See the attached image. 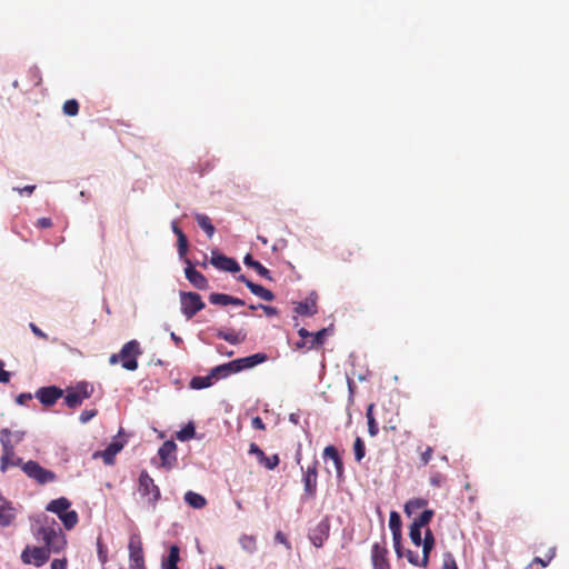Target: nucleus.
Wrapping results in <instances>:
<instances>
[{"instance_id": "nucleus-61", "label": "nucleus", "mask_w": 569, "mask_h": 569, "mask_svg": "<svg viewBox=\"0 0 569 569\" xmlns=\"http://www.w3.org/2000/svg\"><path fill=\"white\" fill-rule=\"evenodd\" d=\"M30 328L36 336L47 339V335L41 329H39L34 323H30Z\"/></svg>"}, {"instance_id": "nucleus-56", "label": "nucleus", "mask_w": 569, "mask_h": 569, "mask_svg": "<svg viewBox=\"0 0 569 569\" xmlns=\"http://www.w3.org/2000/svg\"><path fill=\"white\" fill-rule=\"evenodd\" d=\"M251 426L252 428L257 429V430H264L266 429V425L264 422L262 421V419L260 417H254L252 418L251 420Z\"/></svg>"}, {"instance_id": "nucleus-23", "label": "nucleus", "mask_w": 569, "mask_h": 569, "mask_svg": "<svg viewBox=\"0 0 569 569\" xmlns=\"http://www.w3.org/2000/svg\"><path fill=\"white\" fill-rule=\"evenodd\" d=\"M243 263L247 267L254 269L260 277L267 280H272L270 271L259 261L254 260L250 253L246 254V257L243 258Z\"/></svg>"}, {"instance_id": "nucleus-16", "label": "nucleus", "mask_w": 569, "mask_h": 569, "mask_svg": "<svg viewBox=\"0 0 569 569\" xmlns=\"http://www.w3.org/2000/svg\"><path fill=\"white\" fill-rule=\"evenodd\" d=\"M298 335L301 337V339H307L309 342L308 349H315L325 343V339L327 336V329H321L317 331L316 333L309 332L305 328H300L298 330Z\"/></svg>"}, {"instance_id": "nucleus-3", "label": "nucleus", "mask_w": 569, "mask_h": 569, "mask_svg": "<svg viewBox=\"0 0 569 569\" xmlns=\"http://www.w3.org/2000/svg\"><path fill=\"white\" fill-rule=\"evenodd\" d=\"M119 353L122 368L129 371H134L138 368V357L142 353V350L137 340L126 342Z\"/></svg>"}, {"instance_id": "nucleus-48", "label": "nucleus", "mask_w": 569, "mask_h": 569, "mask_svg": "<svg viewBox=\"0 0 569 569\" xmlns=\"http://www.w3.org/2000/svg\"><path fill=\"white\" fill-rule=\"evenodd\" d=\"M429 481L431 486L440 487L446 481V477L440 472H436L430 477Z\"/></svg>"}, {"instance_id": "nucleus-49", "label": "nucleus", "mask_w": 569, "mask_h": 569, "mask_svg": "<svg viewBox=\"0 0 569 569\" xmlns=\"http://www.w3.org/2000/svg\"><path fill=\"white\" fill-rule=\"evenodd\" d=\"M433 450L431 447H427L420 455V460L423 466H427L432 458Z\"/></svg>"}, {"instance_id": "nucleus-55", "label": "nucleus", "mask_w": 569, "mask_h": 569, "mask_svg": "<svg viewBox=\"0 0 569 569\" xmlns=\"http://www.w3.org/2000/svg\"><path fill=\"white\" fill-rule=\"evenodd\" d=\"M258 307H260V309L263 310V312L266 313V316L268 317H273V316H277L278 315V310L276 307H272V306H266V305H258Z\"/></svg>"}, {"instance_id": "nucleus-27", "label": "nucleus", "mask_w": 569, "mask_h": 569, "mask_svg": "<svg viewBox=\"0 0 569 569\" xmlns=\"http://www.w3.org/2000/svg\"><path fill=\"white\" fill-rule=\"evenodd\" d=\"M184 501L194 509H202L207 505L206 498L194 491L186 492Z\"/></svg>"}, {"instance_id": "nucleus-62", "label": "nucleus", "mask_w": 569, "mask_h": 569, "mask_svg": "<svg viewBox=\"0 0 569 569\" xmlns=\"http://www.w3.org/2000/svg\"><path fill=\"white\" fill-rule=\"evenodd\" d=\"M10 381V373L0 367V382L8 383Z\"/></svg>"}, {"instance_id": "nucleus-59", "label": "nucleus", "mask_w": 569, "mask_h": 569, "mask_svg": "<svg viewBox=\"0 0 569 569\" xmlns=\"http://www.w3.org/2000/svg\"><path fill=\"white\" fill-rule=\"evenodd\" d=\"M32 399V395L31 393H20L16 401L17 403L19 405H26L27 402H29L30 400Z\"/></svg>"}, {"instance_id": "nucleus-11", "label": "nucleus", "mask_w": 569, "mask_h": 569, "mask_svg": "<svg viewBox=\"0 0 569 569\" xmlns=\"http://www.w3.org/2000/svg\"><path fill=\"white\" fill-rule=\"evenodd\" d=\"M177 445L171 441H164L158 450V455L161 460V466L164 468H171L177 461L176 457Z\"/></svg>"}, {"instance_id": "nucleus-7", "label": "nucleus", "mask_w": 569, "mask_h": 569, "mask_svg": "<svg viewBox=\"0 0 569 569\" xmlns=\"http://www.w3.org/2000/svg\"><path fill=\"white\" fill-rule=\"evenodd\" d=\"M2 447V456L0 459V470L1 472H6L9 467L19 466L22 468L24 463L23 460L16 456L14 447L12 443L7 440V438L0 439Z\"/></svg>"}, {"instance_id": "nucleus-50", "label": "nucleus", "mask_w": 569, "mask_h": 569, "mask_svg": "<svg viewBox=\"0 0 569 569\" xmlns=\"http://www.w3.org/2000/svg\"><path fill=\"white\" fill-rule=\"evenodd\" d=\"M274 540L283 546H286V548L288 550L291 549V543L290 541L288 540V538L286 537V535L281 531H278L274 536Z\"/></svg>"}, {"instance_id": "nucleus-10", "label": "nucleus", "mask_w": 569, "mask_h": 569, "mask_svg": "<svg viewBox=\"0 0 569 569\" xmlns=\"http://www.w3.org/2000/svg\"><path fill=\"white\" fill-rule=\"evenodd\" d=\"M62 389L56 386L42 387L36 392V397L39 399V401L47 407L54 405L57 400L62 397Z\"/></svg>"}, {"instance_id": "nucleus-21", "label": "nucleus", "mask_w": 569, "mask_h": 569, "mask_svg": "<svg viewBox=\"0 0 569 569\" xmlns=\"http://www.w3.org/2000/svg\"><path fill=\"white\" fill-rule=\"evenodd\" d=\"M180 561V549L177 545H172L169 548V555L161 561L162 569H179L178 562Z\"/></svg>"}, {"instance_id": "nucleus-45", "label": "nucleus", "mask_w": 569, "mask_h": 569, "mask_svg": "<svg viewBox=\"0 0 569 569\" xmlns=\"http://www.w3.org/2000/svg\"><path fill=\"white\" fill-rule=\"evenodd\" d=\"M211 376L214 380H219L221 378H227L229 375L227 373V369L224 365H220L211 369L210 371Z\"/></svg>"}, {"instance_id": "nucleus-44", "label": "nucleus", "mask_w": 569, "mask_h": 569, "mask_svg": "<svg viewBox=\"0 0 569 569\" xmlns=\"http://www.w3.org/2000/svg\"><path fill=\"white\" fill-rule=\"evenodd\" d=\"M92 390V387L86 382L79 383L74 389L83 400L90 398Z\"/></svg>"}, {"instance_id": "nucleus-19", "label": "nucleus", "mask_w": 569, "mask_h": 569, "mask_svg": "<svg viewBox=\"0 0 569 569\" xmlns=\"http://www.w3.org/2000/svg\"><path fill=\"white\" fill-rule=\"evenodd\" d=\"M293 311L299 316L311 317L318 312L317 298L310 296L305 301H300L293 308Z\"/></svg>"}, {"instance_id": "nucleus-1", "label": "nucleus", "mask_w": 569, "mask_h": 569, "mask_svg": "<svg viewBox=\"0 0 569 569\" xmlns=\"http://www.w3.org/2000/svg\"><path fill=\"white\" fill-rule=\"evenodd\" d=\"M38 539H41L48 552H60L67 546V539L60 528L53 526H42L37 530L36 533Z\"/></svg>"}, {"instance_id": "nucleus-57", "label": "nucleus", "mask_w": 569, "mask_h": 569, "mask_svg": "<svg viewBox=\"0 0 569 569\" xmlns=\"http://www.w3.org/2000/svg\"><path fill=\"white\" fill-rule=\"evenodd\" d=\"M237 362L240 366V371L243 369L252 368L249 357L239 358L237 359Z\"/></svg>"}, {"instance_id": "nucleus-51", "label": "nucleus", "mask_w": 569, "mask_h": 569, "mask_svg": "<svg viewBox=\"0 0 569 569\" xmlns=\"http://www.w3.org/2000/svg\"><path fill=\"white\" fill-rule=\"evenodd\" d=\"M223 365H224V367L227 369V373L229 376L232 373L240 372V366L238 365L237 359L232 360L230 362L223 363Z\"/></svg>"}, {"instance_id": "nucleus-30", "label": "nucleus", "mask_w": 569, "mask_h": 569, "mask_svg": "<svg viewBox=\"0 0 569 569\" xmlns=\"http://www.w3.org/2000/svg\"><path fill=\"white\" fill-rule=\"evenodd\" d=\"M213 381H214L213 377L211 376V373H209L206 377H200V376L193 377L190 380L189 386L191 389L199 390V389H204V388L210 387L213 383Z\"/></svg>"}, {"instance_id": "nucleus-31", "label": "nucleus", "mask_w": 569, "mask_h": 569, "mask_svg": "<svg viewBox=\"0 0 569 569\" xmlns=\"http://www.w3.org/2000/svg\"><path fill=\"white\" fill-rule=\"evenodd\" d=\"M373 409H375V405L370 403L368 406L367 412H366V417H367V421H368V433L371 437H376L379 432L378 422L376 421V419L373 417Z\"/></svg>"}, {"instance_id": "nucleus-39", "label": "nucleus", "mask_w": 569, "mask_h": 569, "mask_svg": "<svg viewBox=\"0 0 569 569\" xmlns=\"http://www.w3.org/2000/svg\"><path fill=\"white\" fill-rule=\"evenodd\" d=\"M355 458L358 462H360L366 456V448L362 439L357 437L353 443Z\"/></svg>"}, {"instance_id": "nucleus-22", "label": "nucleus", "mask_w": 569, "mask_h": 569, "mask_svg": "<svg viewBox=\"0 0 569 569\" xmlns=\"http://www.w3.org/2000/svg\"><path fill=\"white\" fill-rule=\"evenodd\" d=\"M70 506H71V502L67 498L60 497L58 499L51 500L48 503L46 510L53 512L58 517H60V515H63L69 510Z\"/></svg>"}, {"instance_id": "nucleus-34", "label": "nucleus", "mask_w": 569, "mask_h": 569, "mask_svg": "<svg viewBox=\"0 0 569 569\" xmlns=\"http://www.w3.org/2000/svg\"><path fill=\"white\" fill-rule=\"evenodd\" d=\"M59 519L62 521L66 529L70 530L78 523V513L74 510H68L66 513L60 515Z\"/></svg>"}, {"instance_id": "nucleus-32", "label": "nucleus", "mask_w": 569, "mask_h": 569, "mask_svg": "<svg viewBox=\"0 0 569 569\" xmlns=\"http://www.w3.org/2000/svg\"><path fill=\"white\" fill-rule=\"evenodd\" d=\"M7 438L12 443V447H16L19 442H21L24 438L23 431H11L7 428L0 431V439Z\"/></svg>"}, {"instance_id": "nucleus-36", "label": "nucleus", "mask_w": 569, "mask_h": 569, "mask_svg": "<svg viewBox=\"0 0 569 569\" xmlns=\"http://www.w3.org/2000/svg\"><path fill=\"white\" fill-rule=\"evenodd\" d=\"M196 429L194 426L190 422L186 427H183L180 431L177 432V439L180 441H188L194 437Z\"/></svg>"}, {"instance_id": "nucleus-40", "label": "nucleus", "mask_w": 569, "mask_h": 569, "mask_svg": "<svg viewBox=\"0 0 569 569\" xmlns=\"http://www.w3.org/2000/svg\"><path fill=\"white\" fill-rule=\"evenodd\" d=\"M209 301L212 305L227 306L230 301V296L226 293H211Z\"/></svg>"}, {"instance_id": "nucleus-24", "label": "nucleus", "mask_w": 569, "mask_h": 569, "mask_svg": "<svg viewBox=\"0 0 569 569\" xmlns=\"http://www.w3.org/2000/svg\"><path fill=\"white\" fill-rule=\"evenodd\" d=\"M216 336L222 340H226L227 342L231 345H239L242 343L246 340V333L239 331H224V330H217Z\"/></svg>"}, {"instance_id": "nucleus-54", "label": "nucleus", "mask_w": 569, "mask_h": 569, "mask_svg": "<svg viewBox=\"0 0 569 569\" xmlns=\"http://www.w3.org/2000/svg\"><path fill=\"white\" fill-rule=\"evenodd\" d=\"M68 560L67 558L54 559L51 562V569H67Z\"/></svg>"}, {"instance_id": "nucleus-4", "label": "nucleus", "mask_w": 569, "mask_h": 569, "mask_svg": "<svg viewBox=\"0 0 569 569\" xmlns=\"http://www.w3.org/2000/svg\"><path fill=\"white\" fill-rule=\"evenodd\" d=\"M22 471L39 485L53 482L57 478L56 473L51 470L44 469L34 460H29L22 465Z\"/></svg>"}, {"instance_id": "nucleus-42", "label": "nucleus", "mask_w": 569, "mask_h": 569, "mask_svg": "<svg viewBox=\"0 0 569 569\" xmlns=\"http://www.w3.org/2000/svg\"><path fill=\"white\" fill-rule=\"evenodd\" d=\"M555 555H556V548L552 547L548 550L545 558L535 557L532 560V563H539L542 567H547L549 565V562L553 559Z\"/></svg>"}, {"instance_id": "nucleus-41", "label": "nucleus", "mask_w": 569, "mask_h": 569, "mask_svg": "<svg viewBox=\"0 0 569 569\" xmlns=\"http://www.w3.org/2000/svg\"><path fill=\"white\" fill-rule=\"evenodd\" d=\"M409 537L417 547L421 546L422 538H421V528L415 526L411 523L410 530H409Z\"/></svg>"}, {"instance_id": "nucleus-46", "label": "nucleus", "mask_w": 569, "mask_h": 569, "mask_svg": "<svg viewBox=\"0 0 569 569\" xmlns=\"http://www.w3.org/2000/svg\"><path fill=\"white\" fill-rule=\"evenodd\" d=\"M188 250V239L184 233H180L178 238V252L182 257Z\"/></svg>"}, {"instance_id": "nucleus-6", "label": "nucleus", "mask_w": 569, "mask_h": 569, "mask_svg": "<svg viewBox=\"0 0 569 569\" xmlns=\"http://www.w3.org/2000/svg\"><path fill=\"white\" fill-rule=\"evenodd\" d=\"M318 465L319 461L317 460V458H315L312 463L308 466L306 469L301 467L303 491L305 495L311 499L315 498L317 493Z\"/></svg>"}, {"instance_id": "nucleus-38", "label": "nucleus", "mask_w": 569, "mask_h": 569, "mask_svg": "<svg viewBox=\"0 0 569 569\" xmlns=\"http://www.w3.org/2000/svg\"><path fill=\"white\" fill-rule=\"evenodd\" d=\"M63 113L70 117H74L79 112V103L76 99L67 100L62 107Z\"/></svg>"}, {"instance_id": "nucleus-33", "label": "nucleus", "mask_w": 569, "mask_h": 569, "mask_svg": "<svg viewBox=\"0 0 569 569\" xmlns=\"http://www.w3.org/2000/svg\"><path fill=\"white\" fill-rule=\"evenodd\" d=\"M239 543L242 549L249 553H253L257 550V540L254 536L242 535L239 539Z\"/></svg>"}, {"instance_id": "nucleus-8", "label": "nucleus", "mask_w": 569, "mask_h": 569, "mask_svg": "<svg viewBox=\"0 0 569 569\" xmlns=\"http://www.w3.org/2000/svg\"><path fill=\"white\" fill-rule=\"evenodd\" d=\"M49 552L43 547H27L21 553V560L26 565L43 566L49 560Z\"/></svg>"}, {"instance_id": "nucleus-20", "label": "nucleus", "mask_w": 569, "mask_h": 569, "mask_svg": "<svg viewBox=\"0 0 569 569\" xmlns=\"http://www.w3.org/2000/svg\"><path fill=\"white\" fill-rule=\"evenodd\" d=\"M14 519L16 509L13 508L12 503L0 499V526L8 527L14 521Z\"/></svg>"}, {"instance_id": "nucleus-15", "label": "nucleus", "mask_w": 569, "mask_h": 569, "mask_svg": "<svg viewBox=\"0 0 569 569\" xmlns=\"http://www.w3.org/2000/svg\"><path fill=\"white\" fill-rule=\"evenodd\" d=\"M184 274L188 281L197 289L199 290H207L209 288V282L207 278L196 270L190 261H188V267L184 269Z\"/></svg>"}, {"instance_id": "nucleus-14", "label": "nucleus", "mask_w": 569, "mask_h": 569, "mask_svg": "<svg viewBox=\"0 0 569 569\" xmlns=\"http://www.w3.org/2000/svg\"><path fill=\"white\" fill-rule=\"evenodd\" d=\"M323 458L332 460V462L335 465L336 473H337V479L339 481H342L345 478V476H343L345 469H343V461L338 452V449L332 445L327 446L323 449Z\"/></svg>"}, {"instance_id": "nucleus-47", "label": "nucleus", "mask_w": 569, "mask_h": 569, "mask_svg": "<svg viewBox=\"0 0 569 569\" xmlns=\"http://www.w3.org/2000/svg\"><path fill=\"white\" fill-rule=\"evenodd\" d=\"M442 569H459L451 553L446 555Z\"/></svg>"}, {"instance_id": "nucleus-63", "label": "nucleus", "mask_w": 569, "mask_h": 569, "mask_svg": "<svg viewBox=\"0 0 569 569\" xmlns=\"http://www.w3.org/2000/svg\"><path fill=\"white\" fill-rule=\"evenodd\" d=\"M392 538L395 541V548L398 551L399 550L398 547H399L400 540H401V531H392Z\"/></svg>"}, {"instance_id": "nucleus-9", "label": "nucleus", "mask_w": 569, "mask_h": 569, "mask_svg": "<svg viewBox=\"0 0 569 569\" xmlns=\"http://www.w3.org/2000/svg\"><path fill=\"white\" fill-rule=\"evenodd\" d=\"M249 453L250 455H254L257 460H258V462L260 465H262L263 467H266L268 470H273L274 468L278 467V465L280 462V459H279L278 455H272V456H269V457L266 456L263 450H261L259 448V446L256 445L254 442L250 443Z\"/></svg>"}, {"instance_id": "nucleus-43", "label": "nucleus", "mask_w": 569, "mask_h": 569, "mask_svg": "<svg viewBox=\"0 0 569 569\" xmlns=\"http://www.w3.org/2000/svg\"><path fill=\"white\" fill-rule=\"evenodd\" d=\"M389 528L392 531H401V519L397 511H391L389 517Z\"/></svg>"}, {"instance_id": "nucleus-53", "label": "nucleus", "mask_w": 569, "mask_h": 569, "mask_svg": "<svg viewBox=\"0 0 569 569\" xmlns=\"http://www.w3.org/2000/svg\"><path fill=\"white\" fill-rule=\"evenodd\" d=\"M249 359L251 361V366L254 367L263 361H266L267 356L264 353H254L249 356Z\"/></svg>"}, {"instance_id": "nucleus-17", "label": "nucleus", "mask_w": 569, "mask_h": 569, "mask_svg": "<svg viewBox=\"0 0 569 569\" xmlns=\"http://www.w3.org/2000/svg\"><path fill=\"white\" fill-rule=\"evenodd\" d=\"M128 549L130 565L144 562L142 542L139 537L130 538Z\"/></svg>"}, {"instance_id": "nucleus-58", "label": "nucleus", "mask_w": 569, "mask_h": 569, "mask_svg": "<svg viewBox=\"0 0 569 569\" xmlns=\"http://www.w3.org/2000/svg\"><path fill=\"white\" fill-rule=\"evenodd\" d=\"M13 190L18 191L20 194L27 193V194L30 196L36 190V186L34 184H28V186H26L23 188H14Z\"/></svg>"}, {"instance_id": "nucleus-52", "label": "nucleus", "mask_w": 569, "mask_h": 569, "mask_svg": "<svg viewBox=\"0 0 569 569\" xmlns=\"http://www.w3.org/2000/svg\"><path fill=\"white\" fill-rule=\"evenodd\" d=\"M97 415V410H83L81 413H80V421L82 423H86L88 422L89 420H91L94 416Z\"/></svg>"}, {"instance_id": "nucleus-12", "label": "nucleus", "mask_w": 569, "mask_h": 569, "mask_svg": "<svg viewBox=\"0 0 569 569\" xmlns=\"http://www.w3.org/2000/svg\"><path fill=\"white\" fill-rule=\"evenodd\" d=\"M388 550L385 546L376 542L371 549V560L375 569H390L387 558Z\"/></svg>"}, {"instance_id": "nucleus-18", "label": "nucleus", "mask_w": 569, "mask_h": 569, "mask_svg": "<svg viewBox=\"0 0 569 569\" xmlns=\"http://www.w3.org/2000/svg\"><path fill=\"white\" fill-rule=\"evenodd\" d=\"M123 446V441L113 440L103 451L96 452L93 457L100 456L106 465H113L116 455L122 450Z\"/></svg>"}, {"instance_id": "nucleus-26", "label": "nucleus", "mask_w": 569, "mask_h": 569, "mask_svg": "<svg viewBox=\"0 0 569 569\" xmlns=\"http://www.w3.org/2000/svg\"><path fill=\"white\" fill-rule=\"evenodd\" d=\"M247 288L257 297L261 298L266 301H272L274 299V295L271 290L262 287L261 284L254 282H248Z\"/></svg>"}, {"instance_id": "nucleus-29", "label": "nucleus", "mask_w": 569, "mask_h": 569, "mask_svg": "<svg viewBox=\"0 0 569 569\" xmlns=\"http://www.w3.org/2000/svg\"><path fill=\"white\" fill-rule=\"evenodd\" d=\"M427 505H428V501L422 498L409 500L405 505V513L408 517H411L412 515L417 513L420 509L425 508Z\"/></svg>"}, {"instance_id": "nucleus-2", "label": "nucleus", "mask_w": 569, "mask_h": 569, "mask_svg": "<svg viewBox=\"0 0 569 569\" xmlns=\"http://www.w3.org/2000/svg\"><path fill=\"white\" fill-rule=\"evenodd\" d=\"M138 490L142 497L147 498L148 505L154 509L157 502L160 500L161 492L159 487L154 485L153 479L146 470H143L139 476Z\"/></svg>"}, {"instance_id": "nucleus-25", "label": "nucleus", "mask_w": 569, "mask_h": 569, "mask_svg": "<svg viewBox=\"0 0 569 569\" xmlns=\"http://www.w3.org/2000/svg\"><path fill=\"white\" fill-rule=\"evenodd\" d=\"M422 567H427L428 560H429V553L433 548L435 545V538L430 529H428L425 533V538L422 539Z\"/></svg>"}, {"instance_id": "nucleus-60", "label": "nucleus", "mask_w": 569, "mask_h": 569, "mask_svg": "<svg viewBox=\"0 0 569 569\" xmlns=\"http://www.w3.org/2000/svg\"><path fill=\"white\" fill-rule=\"evenodd\" d=\"M37 226L40 228H50L52 226V221L50 218L42 217L38 219Z\"/></svg>"}, {"instance_id": "nucleus-28", "label": "nucleus", "mask_w": 569, "mask_h": 569, "mask_svg": "<svg viewBox=\"0 0 569 569\" xmlns=\"http://www.w3.org/2000/svg\"><path fill=\"white\" fill-rule=\"evenodd\" d=\"M196 221L198 226L207 233L209 238H211L216 231L214 226L212 224L210 218L203 213L194 214Z\"/></svg>"}, {"instance_id": "nucleus-37", "label": "nucleus", "mask_w": 569, "mask_h": 569, "mask_svg": "<svg viewBox=\"0 0 569 569\" xmlns=\"http://www.w3.org/2000/svg\"><path fill=\"white\" fill-rule=\"evenodd\" d=\"M64 402L69 408L74 409L83 402V399L79 396L78 392L73 390L67 393L64 397Z\"/></svg>"}, {"instance_id": "nucleus-5", "label": "nucleus", "mask_w": 569, "mask_h": 569, "mask_svg": "<svg viewBox=\"0 0 569 569\" xmlns=\"http://www.w3.org/2000/svg\"><path fill=\"white\" fill-rule=\"evenodd\" d=\"M180 305L181 311L186 316L187 319H191L196 316L200 310H202L206 305L202 301L200 295L196 292H180Z\"/></svg>"}, {"instance_id": "nucleus-35", "label": "nucleus", "mask_w": 569, "mask_h": 569, "mask_svg": "<svg viewBox=\"0 0 569 569\" xmlns=\"http://www.w3.org/2000/svg\"><path fill=\"white\" fill-rule=\"evenodd\" d=\"M433 517V510H423L417 518L413 519L412 525L422 528L430 522Z\"/></svg>"}, {"instance_id": "nucleus-64", "label": "nucleus", "mask_w": 569, "mask_h": 569, "mask_svg": "<svg viewBox=\"0 0 569 569\" xmlns=\"http://www.w3.org/2000/svg\"><path fill=\"white\" fill-rule=\"evenodd\" d=\"M119 362H121L120 353H112L109 358V363L117 365Z\"/></svg>"}, {"instance_id": "nucleus-13", "label": "nucleus", "mask_w": 569, "mask_h": 569, "mask_svg": "<svg viewBox=\"0 0 569 569\" xmlns=\"http://www.w3.org/2000/svg\"><path fill=\"white\" fill-rule=\"evenodd\" d=\"M210 262L212 266L223 271L238 272L240 270L239 263L224 254L213 252Z\"/></svg>"}]
</instances>
